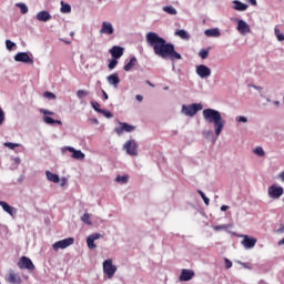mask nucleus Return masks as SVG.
Here are the masks:
<instances>
[{"label": "nucleus", "mask_w": 284, "mask_h": 284, "mask_svg": "<svg viewBox=\"0 0 284 284\" xmlns=\"http://www.w3.org/2000/svg\"><path fill=\"white\" fill-rule=\"evenodd\" d=\"M44 97H45V99H57V95L49 91L44 92Z\"/></svg>", "instance_id": "46"}, {"label": "nucleus", "mask_w": 284, "mask_h": 284, "mask_svg": "<svg viewBox=\"0 0 284 284\" xmlns=\"http://www.w3.org/2000/svg\"><path fill=\"white\" fill-rule=\"evenodd\" d=\"M204 34L205 37H221V31L219 29H207Z\"/></svg>", "instance_id": "27"}, {"label": "nucleus", "mask_w": 284, "mask_h": 284, "mask_svg": "<svg viewBox=\"0 0 284 284\" xmlns=\"http://www.w3.org/2000/svg\"><path fill=\"white\" fill-rule=\"evenodd\" d=\"M197 194H200L201 199L204 201L205 205H210V200L205 196V193L201 190H197Z\"/></svg>", "instance_id": "35"}, {"label": "nucleus", "mask_w": 284, "mask_h": 284, "mask_svg": "<svg viewBox=\"0 0 284 284\" xmlns=\"http://www.w3.org/2000/svg\"><path fill=\"white\" fill-rule=\"evenodd\" d=\"M227 210H230V206H227V205L221 206V212H227Z\"/></svg>", "instance_id": "50"}, {"label": "nucleus", "mask_w": 284, "mask_h": 284, "mask_svg": "<svg viewBox=\"0 0 284 284\" xmlns=\"http://www.w3.org/2000/svg\"><path fill=\"white\" fill-rule=\"evenodd\" d=\"M135 99H136V101L141 102V101H143V95L138 94V95H135Z\"/></svg>", "instance_id": "51"}, {"label": "nucleus", "mask_w": 284, "mask_h": 284, "mask_svg": "<svg viewBox=\"0 0 284 284\" xmlns=\"http://www.w3.org/2000/svg\"><path fill=\"white\" fill-rule=\"evenodd\" d=\"M60 12H62V14H70V12H72V7L70 4L61 1Z\"/></svg>", "instance_id": "26"}, {"label": "nucleus", "mask_w": 284, "mask_h": 284, "mask_svg": "<svg viewBox=\"0 0 284 284\" xmlns=\"http://www.w3.org/2000/svg\"><path fill=\"white\" fill-rule=\"evenodd\" d=\"M237 123H247V118L240 115L236 118Z\"/></svg>", "instance_id": "47"}, {"label": "nucleus", "mask_w": 284, "mask_h": 284, "mask_svg": "<svg viewBox=\"0 0 284 284\" xmlns=\"http://www.w3.org/2000/svg\"><path fill=\"white\" fill-rule=\"evenodd\" d=\"M202 114H203L204 121H206L207 123H213L215 134L217 136H221V133L223 132V128H225V120H223L221 112L214 109H204Z\"/></svg>", "instance_id": "2"}, {"label": "nucleus", "mask_w": 284, "mask_h": 284, "mask_svg": "<svg viewBox=\"0 0 284 284\" xmlns=\"http://www.w3.org/2000/svg\"><path fill=\"white\" fill-rule=\"evenodd\" d=\"M18 267L20 270H28L29 272H34L36 270L34 263H32V260H30L28 256L20 257Z\"/></svg>", "instance_id": "5"}, {"label": "nucleus", "mask_w": 284, "mask_h": 284, "mask_svg": "<svg viewBox=\"0 0 284 284\" xmlns=\"http://www.w3.org/2000/svg\"><path fill=\"white\" fill-rule=\"evenodd\" d=\"M99 239H101L100 233H93L88 236L87 245H88L89 250H97V244H94V241H99Z\"/></svg>", "instance_id": "14"}, {"label": "nucleus", "mask_w": 284, "mask_h": 284, "mask_svg": "<svg viewBox=\"0 0 284 284\" xmlns=\"http://www.w3.org/2000/svg\"><path fill=\"white\" fill-rule=\"evenodd\" d=\"M45 176L48 181H51L52 183H59L60 181L59 175L50 171H45Z\"/></svg>", "instance_id": "24"}, {"label": "nucleus", "mask_w": 284, "mask_h": 284, "mask_svg": "<svg viewBox=\"0 0 284 284\" xmlns=\"http://www.w3.org/2000/svg\"><path fill=\"white\" fill-rule=\"evenodd\" d=\"M275 37L277 38V41H284V34L281 33V30L275 28Z\"/></svg>", "instance_id": "39"}, {"label": "nucleus", "mask_w": 284, "mask_h": 284, "mask_svg": "<svg viewBox=\"0 0 284 284\" xmlns=\"http://www.w3.org/2000/svg\"><path fill=\"white\" fill-rule=\"evenodd\" d=\"M106 81H109L110 85H114L115 88H119V83H121V79H119V73H113L106 78Z\"/></svg>", "instance_id": "21"}, {"label": "nucleus", "mask_w": 284, "mask_h": 284, "mask_svg": "<svg viewBox=\"0 0 284 284\" xmlns=\"http://www.w3.org/2000/svg\"><path fill=\"white\" fill-rule=\"evenodd\" d=\"M40 112H41V114H43V116H52V115H54V112H52V111H48V110H45V109H40Z\"/></svg>", "instance_id": "43"}, {"label": "nucleus", "mask_w": 284, "mask_h": 284, "mask_svg": "<svg viewBox=\"0 0 284 284\" xmlns=\"http://www.w3.org/2000/svg\"><path fill=\"white\" fill-rule=\"evenodd\" d=\"M129 179L130 178L128 175H123V176L118 175L115 178V181H116V183H121L122 185H125V183H128Z\"/></svg>", "instance_id": "30"}, {"label": "nucleus", "mask_w": 284, "mask_h": 284, "mask_svg": "<svg viewBox=\"0 0 284 284\" xmlns=\"http://www.w3.org/2000/svg\"><path fill=\"white\" fill-rule=\"evenodd\" d=\"M7 283L21 284L22 280L19 273L10 272L6 277Z\"/></svg>", "instance_id": "16"}, {"label": "nucleus", "mask_w": 284, "mask_h": 284, "mask_svg": "<svg viewBox=\"0 0 284 284\" xmlns=\"http://www.w3.org/2000/svg\"><path fill=\"white\" fill-rule=\"evenodd\" d=\"M6 45H7V50H12V48H14V45L17 44L10 40H7Z\"/></svg>", "instance_id": "45"}, {"label": "nucleus", "mask_w": 284, "mask_h": 284, "mask_svg": "<svg viewBox=\"0 0 284 284\" xmlns=\"http://www.w3.org/2000/svg\"><path fill=\"white\" fill-rule=\"evenodd\" d=\"M81 221L85 223L87 225H92V221H90V214L84 213L83 216L81 217Z\"/></svg>", "instance_id": "36"}, {"label": "nucleus", "mask_w": 284, "mask_h": 284, "mask_svg": "<svg viewBox=\"0 0 284 284\" xmlns=\"http://www.w3.org/2000/svg\"><path fill=\"white\" fill-rule=\"evenodd\" d=\"M163 11L168 14H176V9L172 6H168L163 8Z\"/></svg>", "instance_id": "31"}, {"label": "nucleus", "mask_w": 284, "mask_h": 284, "mask_svg": "<svg viewBox=\"0 0 284 284\" xmlns=\"http://www.w3.org/2000/svg\"><path fill=\"white\" fill-rule=\"evenodd\" d=\"M236 30H237V32H240V34H250V32H252L250 24H247V22H245V20H237Z\"/></svg>", "instance_id": "13"}, {"label": "nucleus", "mask_w": 284, "mask_h": 284, "mask_svg": "<svg viewBox=\"0 0 284 284\" xmlns=\"http://www.w3.org/2000/svg\"><path fill=\"white\" fill-rule=\"evenodd\" d=\"M225 267L226 270H230L232 267V261L227 260V257L224 258Z\"/></svg>", "instance_id": "48"}, {"label": "nucleus", "mask_w": 284, "mask_h": 284, "mask_svg": "<svg viewBox=\"0 0 284 284\" xmlns=\"http://www.w3.org/2000/svg\"><path fill=\"white\" fill-rule=\"evenodd\" d=\"M258 240L256 237H250V235H243L242 245L245 250H252L256 245Z\"/></svg>", "instance_id": "12"}, {"label": "nucleus", "mask_w": 284, "mask_h": 284, "mask_svg": "<svg viewBox=\"0 0 284 284\" xmlns=\"http://www.w3.org/2000/svg\"><path fill=\"white\" fill-rule=\"evenodd\" d=\"M65 150L71 152L72 159H75L77 161H83V159H85V154L81 152V150H75L72 146H67Z\"/></svg>", "instance_id": "15"}, {"label": "nucleus", "mask_w": 284, "mask_h": 284, "mask_svg": "<svg viewBox=\"0 0 284 284\" xmlns=\"http://www.w3.org/2000/svg\"><path fill=\"white\" fill-rule=\"evenodd\" d=\"M88 94H90V92L87 90H78L77 91L78 99H83V97H88Z\"/></svg>", "instance_id": "34"}, {"label": "nucleus", "mask_w": 284, "mask_h": 284, "mask_svg": "<svg viewBox=\"0 0 284 284\" xmlns=\"http://www.w3.org/2000/svg\"><path fill=\"white\" fill-rule=\"evenodd\" d=\"M123 149L126 150V154H129V156H139V144H136V141H126Z\"/></svg>", "instance_id": "4"}, {"label": "nucleus", "mask_w": 284, "mask_h": 284, "mask_svg": "<svg viewBox=\"0 0 284 284\" xmlns=\"http://www.w3.org/2000/svg\"><path fill=\"white\" fill-rule=\"evenodd\" d=\"M91 105L93 110H95V112H100V113L102 112L101 104H99V102H92Z\"/></svg>", "instance_id": "42"}, {"label": "nucleus", "mask_w": 284, "mask_h": 284, "mask_svg": "<svg viewBox=\"0 0 284 284\" xmlns=\"http://www.w3.org/2000/svg\"><path fill=\"white\" fill-rule=\"evenodd\" d=\"M148 85H150L151 88H154V84H152V82L146 81Z\"/></svg>", "instance_id": "54"}, {"label": "nucleus", "mask_w": 284, "mask_h": 284, "mask_svg": "<svg viewBox=\"0 0 284 284\" xmlns=\"http://www.w3.org/2000/svg\"><path fill=\"white\" fill-rule=\"evenodd\" d=\"M254 154H256L257 156H265V151L263 150V148L257 146V148L254 150Z\"/></svg>", "instance_id": "38"}, {"label": "nucleus", "mask_w": 284, "mask_h": 284, "mask_svg": "<svg viewBox=\"0 0 284 284\" xmlns=\"http://www.w3.org/2000/svg\"><path fill=\"white\" fill-rule=\"evenodd\" d=\"M134 65H136V58L133 57V58L130 59V61L128 62V64L124 65L123 69H124L125 72H130V70H131L132 68H134Z\"/></svg>", "instance_id": "29"}, {"label": "nucleus", "mask_w": 284, "mask_h": 284, "mask_svg": "<svg viewBox=\"0 0 284 284\" xmlns=\"http://www.w3.org/2000/svg\"><path fill=\"white\" fill-rule=\"evenodd\" d=\"M52 19V16L48 11H40L37 13V20L38 21H50Z\"/></svg>", "instance_id": "22"}, {"label": "nucleus", "mask_w": 284, "mask_h": 284, "mask_svg": "<svg viewBox=\"0 0 284 284\" xmlns=\"http://www.w3.org/2000/svg\"><path fill=\"white\" fill-rule=\"evenodd\" d=\"M192 278H194V271L183 268L180 275V281L187 282V281H192Z\"/></svg>", "instance_id": "19"}, {"label": "nucleus", "mask_w": 284, "mask_h": 284, "mask_svg": "<svg viewBox=\"0 0 284 284\" xmlns=\"http://www.w3.org/2000/svg\"><path fill=\"white\" fill-rule=\"evenodd\" d=\"M43 121L44 123H47L48 125H54V123H57L58 125H63V122H61V120H54L51 116H43Z\"/></svg>", "instance_id": "25"}, {"label": "nucleus", "mask_w": 284, "mask_h": 284, "mask_svg": "<svg viewBox=\"0 0 284 284\" xmlns=\"http://www.w3.org/2000/svg\"><path fill=\"white\" fill-rule=\"evenodd\" d=\"M241 265H243V267H248L246 263H242Z\"/></svg>", "instance_id": "56"}, {"label": "nucleus", "mask_w": 284, "mask_h": 284, "mask_svg": "<svg viewBox=\"0 0 284 284\" xmlns=\"http://www.w3.org/2000/svg\"><path fill=\"white\" fill-rule=\"evenodd\" d=\"M283 186L271 185L268 187V196L271 199H281L283 196Z\"/></svg>", "instance_id": "9"}, {"label": "nucleus", "mask_w": 284, "mask_h": 284, "mask_svg": "<svg viewBox=\"0 0 284 284\" xmlns=\"http://www.w3.org/2000/svg\"><path fill=\"white\" fill-rule=\"evenodd\" d=\"M225 229H226L225 225L213 226V230H215V232H219V230H225Z\"/></svg>", "instance_id": "49"}, {"label": "nucleus", "mask_w": 284, "mask_h": 284, "mask_svg": "<svg viewBox=\"0 0 284 284\" xmlns=\"http://www.w3.org/2000/svg\"><path fill=\"white\" fill-rule=\"evenodd\" d=\"M196 74L200 75L201 79H207V77L212 75V70L205 64H200L196 67Z\"/></svg>", "instance_id": "10"}, {"label": "nucleus", "mask_w": 284, "mask_h": 284, "mask_svg": "<svg viewBox=\"0 0 284 284\" xmlns=\"http://www.w3.org/2000/svg\"><path fill=\"white\" fill-rule=\"evenodd\" d=\"M0 206L2 207V210L4 212H7V214H9L10 216H17V209H14L13 206H11L10 204H8L7 202L0 201Z\"/></svg>", "instance_id": "18"}, {"label": "nucleus", "mask_w": 284, "mask_h": 284, "mask_svg": "<svg viewBox=\"0 0 284 284\" xmlns=\"http://www.w3.org/2000/svg\"><path fill=\"white\" fill-rule=\"evenodd\" d=\"M123 51L124 49L119 45H114L109 50L112 59H121L123 57Z\"/></svg>", "instance_id": "17"}, {"label": "nucleus", "mask_w": 284, "mask_h": 284, "mask_svg": "<svg viewBox=\"0 0 284 284\" xmlns=\"http://www.w3.org/2000/svg\"><path fill=\"white\" fill-rule=\"evenodd\" d=\"M70 245H74L73 237H68V239L58 241L52 245V247L54 252H59V250H65L67 247H70Z\"/></svg>", "instance_id": "7"}, {"label": "nucleus", "mask_w": 284, "mask_h": 284, "mask_svg": "<svg viewBox=\"0 0 284 284\" xmlns=\"http://www.w3.org/2000/svg\"><path fill=\"white\" fill-rule=\"evenodd\" d=\"M199 57H201V59H207V57H210V50L202 49V50L199 52Z\"/></svg>", "instance_id": "32"}, {"label": "nucleus", "mask_w": 284, "mask_h": 284, "mask_svg": "<svg viewBox=\"0 0 284 284\" xmlns=\"http://www.w3.org/2000/svg\"><path fill=\"white\" fill-rule=\"evenodd\" d=\"M4 148H9V150H14V148H19V144L12 142H6Z\"/></svg>", "instance_id": "41"}, {"label": "nucleus", "mask_w": 284, "mask_h": 284, "mask_svg": "<svg viewBox=\"0 0 284 284\" xmlns=\"http://www.w3.org/2000/svg\"><path fill=\"white\" fill-rule=\"evenodd\" d=\"M175 37H180V39H184L185 41L190 40V33L187 31L181 29L175 31Z\"/></svg>", "instance_id": "28"}, {"label": "nucleus", "mask_w": 284, "mask_h": 284, "mask_svg": "<svg viewBox=\"0 0 284 284\" xmlns=\"http://www.w3.org/2000/svg\"><path fill=\"white\" fill-rule=\"evenodd\" d=\"M136 130V126L128 124L125 122H120V128H115L116 134L121 136L123 132H134Z\"/></svg>", "instance_id": "11"}, {"label": "nucleus", "mask_w": 284, "mask_h": 284, "mask_svg": "<svg viewBox=\"0 0 284 284\" xmlns=\"http://www.w3.org/2000/svg\"><path fill=\"white\" fill-rule=\"evenodd\" d=\"M102 94H103V99L104 101H108L109 97H108V93L105 91L102 90Z\"/></svg>", "instance_id": "52"}, {"label": "nucleus", "mask_w": 284, "mask_h": 284, "mask_svg": "<svg viewBox=\"0 0 284 284\" xmlns=\"http://www.w3.org/2000/svg\"><path fill=\"white\" fill-rule=\"evenodd\" d=\"M100 114H103V116H105L106 119H112V116H114L112 114V112L108 111V110H102L100 111Z\"/></svg>", "instance_id": "40"}, {"label": "nucleus", "mask_w": 284, "mask_h": 284, "mask_svg": "<svg viewBox=\"0 0 284 284\" xmlns=\"http://www.w3.org/2000/svg\"><path fill=\"white\" fill-rule=\"evenodd\" d=\"M63 185H65V179L62 180L61 186L63 187Z\"/></svg>", "instance_id": "55"}, {"label": "nucleus", "mask_w": 284, "mask_h": 284, "mask_svg": "<svg viewBox=\"0 0 284 284\" xmlns=\"http://www.w3.org/2000/svg\"><path fill=\"white\" fill-rule=\"evenodd\" d=\"M251 6H256V0H248Z\"/></svg>", "instance_id": "53"}, {"label": "nucleus", "mask_w": 284, "mask_h": 284, "mask_svg": "<svg viewBox=\"0 0 284 284\" xmlns=\"http://www.w3.org/2000/svg\"><path fill=\"white\" fill-rule=\"evenodd\" d=\"M18 8H20L21 14H28V6L23 3H18Z\"/></svg>", "instance_id": "37"}, {"label": "nucleus", "mask_w": 284, "mask_h": 284, "mask_svg": "<svg viewBox=\"0 0 284 284\" xmlns=\"http://www.w3.org/2000/svg\"><path fill=\"white\" fill-rule=\"evenodd\" d=\"M14 61L18 63H28L29 65L34 64V60L30 58V55L27 52H19L14 55Z\"/></svg>", "instance_id": "8"}, {"label": "nucleus", "mask_w": 284, "mask_h": 284, "mask_svg": "<svg viewBox=\"0 0 284 284\" xmlns=\"http://www.w3.org/2000/svg\"><path fill=\"white\" fill-rule=\"evenodd\" d=\"M3 121H6V113L3 109L0 108V125H3Z\"/></svg>", "instance_id": "44"}, {"label": "nucleus", "mask_w": 284, "mask_h": 284, "mask_svg": "<svg viewBox=\"0 0 284 284\" xmlns=\"http://www.w3.org/2000/svg\"><path fill=\"white\" fill-rule=\"evenodd\" d=\"M146 43L150 48H153L154 54L161 57V59H170V61H181L183 57L176 52L174 44L165 41L156 32L146 33Z\"/></svg>", "instance_id": "1"}, {"label": "nucleus", "mask_w": 284, "mask_h": 284, "mask_svg": "<svg viewBox=\"0 0 284 284\" xmlns=\"http://www.w3.org/2000/svg\"><path fill=\"white\" fill-rule=\"evenodd\" d=\"M103 272L108 275V278H113L116 274V265L112 263V260H105L103 262Z\"/></svg>", "instance_id": "6"}, {"label": "nucleus", "mask_w": 284, "mask_h": 284, "mask_svg": "<svg viewBox=\"0 0 284 284\" xmlns=\"http://www.w3.org/2000/svg\"><path fill=\"white\" fill-rule=\"evenodd\" d=\"M100 34H114V27L110 22H102Z\"/></svg>", "instance_id": "20"}, {"label": "nucleus", "mask_w": 284, "mask_h": 284, "mask_svg": "<svg viewBox=\"0 0 284 284\" xmlns=\"http://www.w3.org/2000/svg\"><path fill=\"white\" fill-rule=\"evenodd\" d=\"M203 110V104L201 103H193V104H183L182 105V114L185 116H196L197 112H201Z\"/></svg>", "instance_id": "3"}, {"label": "nucleus", "mask_w": 284, "mask_h": 284, "mask_svg": "<svg viewBox=\"0 0 284 284\" xmlns=\"http://www.w3.org/2000/svg\"><path fill=\"white\" fill-rule=\"evenodd\" d=\"M119 63L118 59L113 58L112 60H110L109 62V70H114L116 68V64Z\"/></svg>", "instance_id": "33"}, {"label": "nucleus", "mask_w": 284, "mask_h": 284, "mask_svg": "<svg viewBox=\"0 0 284 284\" xmlns=\"http://www.w3.org/2000/svg\"><path fill=\"white\" fill-rule=\"evenodd\" d=\"M70 37H74V31H71V32H70Z\"/></svg>", "instance_id": "57"}, {"label": "nucleus", "mask_w": 284, "mask_h": 284, "mask_svg": "<svg viewBox=\"0 0 284 284\" xmlns=\"http://www.w3.org/2000/svg\"><path fill=\"white\" fill-rule=\"evenodd\" d=\"M64 43H67V45H70V43H72L71 41H64Z\"/></svg>", "instance_id": "58"}, {"label": "nucleus", "mask_w": 284, "mask_h": 284, "mask_svg": "<svg viewBox=\"0 0 284 284\" xmlns=\"http://www.w3.org/2000/svg\"><path fill=\"white\" fill-rule=\"evenodd\" d=\"M234 10H237L239 12H244V10H247L248 6L239 1V0H235L234 2Z\"/></svg>", "instance_id": "23"}]
</instances>
